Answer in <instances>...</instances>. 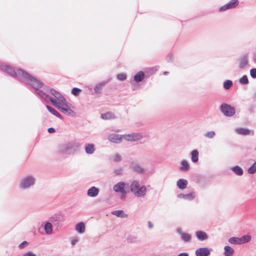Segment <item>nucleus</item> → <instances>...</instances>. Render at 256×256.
<instances>
[{"mask_svg":"<svg viewBox=\"0 0 256 256\" xmlns=\"http://www.w3.org/2000/svg\"><path fill=\"white\" fill-rule=\"evenodd\" d=\"M50 100L54 106L60 108L64 114L68 115H71L74 114V112L72 110L74 107L71 104L68 103L65 99L60 102H57L56 100L52 98H50Z\"/></svg>","mask_w":256,"mask_h":256,"instance_id":"f257e3e1","label":"nucleus"},{"mask_svg":"<svg viewBox=\"0 0 256 256\" xmlns=\"http://www.w3.org/2000/svg\"><path fill=\"white\" fill-rule=\"evenodd\" d=\"M134 171L138 172H144V170L142 168L138 166H136L134 167Z\"/></svg>","mask_w":256,"mask_h":256,"instance_id":"4c0bfd02","label":"nucleus"},{"mask_svg":"<svg viewBox=\"0 0 256 256\" xmlns=\"http://www.w3.org/2000/svg\"><path fill=\"white\" fill-rule=\"evenodd\" d=\"M27 244H28V242H26L24 241V242H22V243H21V244L19 245L18 247H19L20 248H24V246H25L26 245H27Z\"/></svg>","mask_w":256,"mask_h":256,"instance_id":"37998d69","label":"nucleus"},{"mask_svg":"<svg viewBox=\"0 0 256 256\" xmlns=\"http://www.w3.org/2000/svg\"><path fill=\"white\" fill-rule=\"evenodd\" d=\"M98 192L99 190L98 188L92 186L88 190V194L90 196L94 197L98 194Z\"/></svg>","mask_w":256,"mask_h":256,"instance_id":"2eb2a0df","label":"nucleus"},{"mask_svg":"<svg viewBox=\"0 0 256 256\" xmlns=\"http://www.w3.org/2000/svg\"><path fill=\"white\" fill-rule=\"evenodd\" d=\"M24 256H36V255L34 254V253H32L31 252H28L27 253H26Z\"/></svg>","mask_w":256,"mask_h":256,"instance_id":"c03bdc74","label":"nucleus"},{"mask_svg":"<svg viewBox=\"0 0 256 256\" xmlns=\"http://www.w3.org/2000/svg\"><path fill=\"white\" fill-rule=\"evenodd\" d=\"M164 74H168V72H166Z\"/></svg>","mask_w":256,"mask_h":256,"instance_id":"09e8293b","label":"nucleus"},{"mask_svg":"<svg viewBox=\"0 0 256 256\" xmlns=\"http://www.w3.org/2000/svg\"><path fill=\"white\" fill-rule=\"evenodd\" d=\"M48 132L50 133H53L55 132V130H54V128H50L48 129Z\"/></svg>","mask_w":256,"mask_h":256,"instance_id":"a18cd8bd","label":"nucleus"},{"mask_svg":"<svg viewBox=\"0 0 256 256\" xmlns=\"http://www.w3.org/2000/svg\"><path fill=\"white\" fill-rule=\"evenodd\" d=\"M85 150L87 154H92L95 150L94 145L93 144H88L86 146Z\"/></svg>","mask_w":256,"mask_h":256,"instance_id":"b1692460","label":"nucleus"},{"mask_svg":"<svg viewBox=\"0 0 256 256\" xmlns=\"http://www.w3.org/2000/svg\"><path fill=\"white\" fill-rule=\"evenodd\" d=\"M210 254L208 249L205 248H200L196 252V256H208Z\"/></svg>","mask_w":256,"mask_h":256,"instance_id":"9b49d317","label":"nucleus"},{"mask_svg":"<svg viewBox=\"0 0 256 256\" xmlns=\"http://www.w3.org/2000/svg\"><path fill=\"white\" fill-rule=\"evenodd\" d=\"M178 256H188V255L186 253H182L179 254Z\"/></svg>","mask_w":256,"mask_h":256,"instance_id":"49530a36","label":"nucleus"},{"mask_svg":"<svg viewBox=\"0 0 256 256\" xmlns=\"http://www.w3.org/2000/svg\"><path fill=\"white\" fill-rule=\"evenodd\" d=\"M250 74L252 78H256V68H252L250 71Z\"/></svg>","mask_w":256,"mask_h":256,"instance_id":"ea45409f","label":"nucleus"},{"mask_svg":"<svg viewBox=\"0 0 256 256\" xmlns=\"http://www.w3.org/2000/svg\"><path fill=\"white\" fill-rule=\"evenodd\" d=\"M106 82H102L98 84L94 88V91L96 94H100L104 86L106 84Z\"/></svg>","mask_w":256,"mask_h":256,"instance_id":"4be33fe9","label":"nucleus"},{"mask_svg":"<svg viewBox=\"0 0 256 256\" xmlns=\"http://www.w3.org/2000/svg\"><path fill=\"white\" fill-rule=\"evenodd\" d=\"M101 117L104 120H110L114 118L115 116L113 112H108L105 114H102Z\"/></svg>","mask_w":256,"mask_h":256,"instance_id":"f3484780","label":"nucleus"},{"mask_svg":"<svg viewBox=\"0 0 256 256\" xmlns=\"http://www.w3.org/2000/svg\"><path fill=\"white\" fill-rule=\"evenodd\" d=\"M139 187L138 182L136 181H134L131 184L130 190L138 196H144L146 192V188L144 186L140 188H139Z\"/></svg>","mask_w":256,"mask_h":256,"instance_id":"f03ea898","label":"nucleus"},{"mask_svg":"<svg viewBox=\"0 0 256 256\" xmlns=\"http://www.w3.org/2000/svg\"><path fill=\"white\" fill-rule=\"evenodd\" d=\"M236 132L240 135L246 136L250 134V131L246 128H238L236 130Z\"/></svg>","mask_w":256,"mask_h":256,"instance_id":"dca6fc26","label":"nucleus"},{"mask_svg":"<svg viewBox=\"0 0 256 256\" xmlns=\"http://www.w3.org/2000/svg\"><path fill=\"white\" fill-rule=\"evenodd\" d=\"M117 78L119 80H122L126 78V75L124 74H119L118 75Z\"/></svg>","mask_w":256,"mask_h":256,"instance_id":"a19ab883","label":"nucleus"},{"mask_svg":"<svg viewBox=\"0 0 256 256\" xmlns=\"http://www.w3.org/2000/svg\"><path fill=\"white\" fill-rule=\"evenodd\" d=\"M215 135V133L214 131H210L205 134V136L208 138H212Z\"/></svg>","mask_w":256,"mask_h":256,"instance_id":"58836bf2","label":"nucleus"},{"mask_svg":"<svg viewBox=\"0 0 256 256\" xmlns=\"http://www.w3.org/2000/svg\"><path fill=\"white\" fill-rule=\"evenodd\" d=\"M248 60L246 56H243L241 58L240 62V68H244L248 64Z\"/></svg>","mask_w":256,"mask_h":256,"instance_id":"a878e982","label":"nucleus"},{"mask_svg":"<svg viewBox=\"0 0 256 256\" xmlns=\"http://www.w3.org/2000/svg\"><path fill=\"white\" fill-rule=\"evenodd\" d=\"M144 72L140 71L134 76V80L136 82H140L144 80Z\"/></svg>","mask_w":256,"mask_h":256,"instance_id":"a211bd4d","label":"nucleus"},{"mask_svg":"<svg viewBox=\"0 0 256 256\" xmlns=\"http://www.w3.org/2000/svg\"><path fill=\"white\" fill-rule=\"evenodd\" d=\"M125 184L123 182H120L114 186V190L116 192H120L122 193L120 198L124 200L126 197V192L124 190Z\"/></svg>","mask_w":256,"mask_h":256,"instance_id":"20e7f679","label":"nucleus"},{"mask_svg":"<svg viewBox=\"0 0 256 256\" xmlns=\"http://www.w3.org/2000/svg\"><path fill=\"white\" fill-rule=\"evenodd\" d=\"M240 82L242 84H247L248 82V80L246 76H244L240 79Z\"/></svg>","mask_w":256,"mask_h":256,"instance_id":"c9c22d12","label":"nucleus"},{"mask_svg":"<svg viewBox=\"0 0 256 256\" xmlns=\"http://www.w3.org/2000/svg\"><path fill=\"white\" fill-rule=\"evenodd\" d=\"M182 166L180 167V170L182 171H186L188 170L190 168L189 164L188 162L184 160L181 162Z\"/></svg>","mask_w":256,"mask_h":256,"instance_id":"cd10ccee","label":"nucleus"},{"mask_svg":"<svg viewBox=\"0 0 256 256\" xmlns=\"http://www.w3.org/2000/svg\"><path fill=\"white\" fill-rule=\"evenodd\" d=\"M142 138V135L139 133L123 135V138L128 141L135 142L140 140Z\"/></svg>","mask_w":256,"mask_h":256,"instance_id":"39448f33","label":"nucleus"},{"mask_svg":"<svg viewBox=\"0 0 256 256\" xmlns=\"http://www.w3.org/2000/svg\"><path fill=\"white\" fill-rule=\"evenodd\" d=\"M232 85V82L230 80H226L224 83V87L225 89H229Z\"/></svg>","mask_w":256,"mask_h":256,"instance_id":"473e14b6","label":"nucleus"},{"mask_svg":"<svg viewBox=\"0 0 256 256\" xmlns=\"http://www.w3.org/2000/svg\"><path fill=\"white\" fill-rule=\"evenodd\" d=\"M123 135L112 134L108 136V139L112 142L119 143L122 141Z\"/></svg>","mask_w":256,"mask_h":256,"instance_id":"1a4fd4ad","label":"nucleus"},{"mask_svg":"<svg viewBox=\"0 0 256 256\" xmlns=\"http://www.w3.org/2000/svg\"><path fill=\"white\" fill-rule=\"evenodd\" d=\"M27 82L36 90L41 86L40 83L32 76L29 78V82Z\"/></svg>","mask_w":256,"mask_h":256,"instance_id":"9d476101","label":"nucleus"},{"mask_svg":"<svg viewBox=\"0 0 256 256\" xmlns=\"http://www.w3.org/2000/svg\"><path fill=\"white\" fill-rule=\"evenodd\" d=\"M114 160L116 162H118L121 160V158L119 155H116L114 158Z\"/></svg>","mask_w":256,"mask_h":256,"instance_id":"79ce46f5","label":"nucleus"},{"mask_svg":"<svg viewBox=\"0 0 256 256\" xmlns=\"http://www.w3.org/2000/svg\"><path fill=\"white\" fill-rule=\"evenodd\" d=\"M228 242L231 244H240V240L238 238H231L228 240Z\"/></svg>","mask_w":256,"mask_h":256,"instance_id":"72a5a7b5","label":"nucleus"},{"mask_svg":"<svg viewBox=\"0 0 256 256\" xmlns=\"http://www.w3.org/2000/svg\"><path fill=\"white\" fill-rule=\"evenodd\" d=\"M240 240V244L248 242L250 240L251 236L248 235H245L242 236Z\"/></svg>","mask_w":256,"mask_h":256,"instance_id":"2f4dec72","label":"nucleus"},{"mask_svg":"<svg viewBox=\"0 0 256 256\" xmlns=\"http://www.w3.org/2000/svg\"><path fill=\"white\" fill-rule=\"evenodd\" d=\"M248 172L250 174H253L256 172V162L248 169Z\"/></svg>","mask_w":256,"mask_h":256,"instance_id":"f704fd0d","label":"nucleus"},{"mask_svg":"<svg viewBox=\"0 0 256 256\" xmlns=\"http://www.w3.org/2000/svg\"><path fill=\"white\" fill-rule=\"evenodd\" d=\"M76 229L79 233L84 232L86 229L84 224L82 222L78 223L76 226Z\"/></svg>","mask_w":256,"mask_h":256,"instance_id":"6ab92c4d","label":"nucleus"},{"mask_svg":"<svg viewBox=\"0 0 256 256\" xmlns=\"http://www.w3.org/2000/svg\"><path fill=\"white\" fill-rule=\"evenodd\" d=\"M198 152L196 150H194L192 152V160L194 162L198 161Z\"/></svg>","mask_w":256,"mask_h":256,"instance_id":"393cba45","label":"nucleus"},{"mask_svg":"<svg viewBox=\"0 0 256 256\" xmlns=\"http://www.w3.org/2000/svg\"><path fill=\"white\" fill-rule=\"evenodd\" d=\"M232 169L234 172L238 176H242L243 174L242 170L238 166H235Z\"/></svg>","mask_w":256,"mask_h":256,"instance_id":"c85d7f7f","label":"nucleus"},{"mask_svg":"<svg viewBox=\"0 0 256 256\" xmlns=\"http://www.w3.org/2000/svg\"><path fill=\"white\" fill-rule=\"evenodd\" d=\"M44 230L47 234H51L52 232V225L50 222H46L44 226Z\"/></svg>","mask_w":256,"mask_h":256,"instance_id":"c756f323","label":"nucleus"},{"mask_svg":"<svg viewBox=\"0 0 256 256\" xmlns=\"http://www.w3.org/2000/svg\"><path fill=\"white\" fill-rule=\"evenodd\" d=\"M81 90L77 88H74L72 90V94L74 96H78Z\"/></svg>","mask_w":256,"mask_h":256,"instance_id":"e433bc0d","label":"nucleus"},{"mask_svg":"<svg viewBox=\"0 0 256 256\" xmlns=\"http://www.w3.org/2000/svg\"><path fill=\"white\" fill-rule=\"evenodd\" d=\"M178 198H183L184 200H192L195 197V194L194 192H190L188 194H180L178 195Z\"/></svg>","mask_w":256,"mask_h":256,"instance_id":"ddd939ff","label":"nucleus"},{"mask_svg":"<svg viewBox=\"0 0 256 256\" xmlns=\"http://www.w3.org/2000/svg\"><path fill=\"white\" fill-rule=\"evenodd\" d=\"M188 184V181L184 179H180L176 182L177 186L181 190L186 188Z\"/></svg>","mask_w":256,"mask_h":256,"instance_id":"4468645a","label":"nucleus"},{"mask_svg":"<svg viewBox=\"0 0 256 256\" xmlns=\"http://www.w3.org/2000/svg\"><path fill=\"white\" fill-rule=\"evenodd\" d=\"M222 112L226 116H232L235 114V108L226 104H223L220 108Z\"/></svg>","mask_w":256,"mask_h":256,"instance_id":"7ed1b4c3","label":"nucleus"},{"mask_svg":"<svg viewBox=\"0 0 256 256\" xmlns=\"http://www.w3.org/2000/svg\"><path fill=\"white\" fill-rule=\"evenodd\" d=\"M12 76H18L20 77L24 78L26 82H29V78L32 76L30 75L27 72L22 69L18 70L16 73L13 72H12Z\"/></svg>","mask_w":256,"mask_h":256,"instance_id":"423d86ee","label":"nucleus"},{"mask_svg":"<svg viewBox=\"0 0 256 256\" xmlns=\"http://www.w3.org/2000/svg\"><path fill=\"white\" fill-rule=\"evenodd\" d=\"M50 92L56 98L55 100H56L57 102H62V100H64V98L61 95V94L58 92L57 91H56V90L54 89H51Z\"/></svg>","mask_w":256,"mask_h":256,"instance_id":"f8f14e48","label":"nucleus"},{"mask_svg":"<svg viewBox=\"0 0 256 256\" xmlns=\"http://www.w3.org/2000/svg\"><path fill=\"white\" fill-rule=\"evenodd\" d=\"M224 249V255L226 256H232L234 254V250L229 246H226Z\"/></svg>","mask_w":256,"mask_h":256,"instance_id":"5701e85b","label":"nucleus"},{"mask_svg":"<svg viewBox=\"0 0 256 256\" xmlns=\"http://www.w3.org/2000/svg\"><path fill=\"white\" fill-rule=\"evenodd\" d=\"M196 236L197 238L201 240H206L208 238L206 234L202 231L197 232H196Z\"/></svg>","mask_w":256,"mask_h":256,"instance_id":"412c9836","label":"nucleus"},{"mask_svg":"<svg viewBox=\"0 0 256 256\" xmlns=\"http://www.w3.org/2000/svg\"><path fill=\"white\" fill-rule=\"evenodd\" d=\"M34 179L32 176H28L24 178L20 183V186L22 188H26L34 184Z\"/></svg>","mask_w":256,"mask_h":256,"instance_id":"0eeeda50","label":"nucleus"},{"mask_svg":"<svg viewBox=\"0 0 256 256\" xmlns=\"http://www.w3.org/2000/svg\"><path fill=\"white\" fill-rule=\"evenodd\" d=\"M77 242V240H74L72 241V244L74 245Z\"/></svg>","mask_w":256,"mask_h":256,"instance_id":"de8ad7c7","label":"nucleus"},{"mask_svg":"<svg viewBox=\"0 0 256 256\" xmlns=\"http://www.w3.org/2000/svg\"><path fill=\"white\" fill-rule=\"evenodd\" d=\"M150 227H152L151 224H150Z\"/></svg>","mask_w":256,"mask_h":256,"instance_id":"8fccbe9b","label":"nucleus"},{"mask_svg":"<svg viewBox=\"0 0 256 256\" xmlns=\"http://www.w3.org/2000/svg\"><path fill=\"white\" fill-rule=\"evenodd\" d=\"M238 4V0H232L229 3L222 6L220 10H226L232 8L236 7Z\"/></svg>","mask_w":256,"mask_h":256,"instance_id":"6e6552de","label":"nucleus"},{"mask_svg":"<svg viewBox=\"0 0 256 256\" xmlns=\"http://www.w3.org/2000/svg\"><path fill=\"white\" fill-rule=\"evenodd\" d=\"M112 214L120 218H127L128 214H124V211L122 210H118L113 211L112 212Z\"/></svg>","mask_w":256,"mask_h":256,"instance_id":"aec40b11","label":"nucleus"},{"mask_svg":"<svg viewBox=\"0 0 256 256\" xmlns=\"http://www.w3.org/2000/svg\"><path fill=\"white\" fill-rule=\"evenodd\" d=\"M180 234L182 240L186 242H189L191 239L190 235L188 233L180 232Z\"/></svg>","mask_w":256,"mask_h":256,"instance_id":"7c9ffc66","label":"nucleus"},{"mask_svg":"<svg viewBox=\"0 0 256 256\" xmlns=\"http://www.w3.org/2000/svg\"><path fill=\"white\" fill-rule=\"evenodd\" d=\"M46 108L48 110L52 113V114L58 117L61 118V115L54 108H52L50 106H47Z\"/></svg>","mask_w":256,"mask_h":256,"instance_id":"bb28decb","label":"nucleus"}]
</instances>
